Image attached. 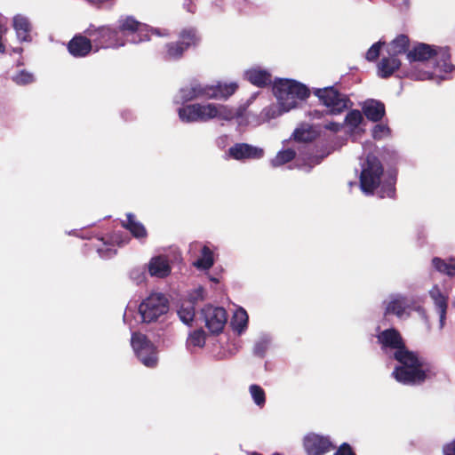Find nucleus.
<instances>
[{
	"label": "nucleus",
	"instance_id": "obj_1",
	"mask_svg": "<svg viewBox=\"0 0 455 455\" xmlns=\"http://www.w3.org/2000/svg\"><path fill=\"white\" fill-rule=\"evenodd\" d=\"M381 350H394L393 358L399 363L392 371V377L399 383L408 386L423 384L436 377L437 371L429 363H425L417 352L410 350L398 330L389 328L377 335Z\"/></svg>",
	"mask_w": 455,
	"mask_h": 455
},
{
	"label": "nucleus",
	"instance_id": "obj_2",
	"mask_svg": "<svg viewBox=\"0 0 455 455\" xmlns=\"http://www.w3.org/2000/svg\"><path fill=\"white\" fill-rule=\"evenodd\" d=\"M84 34L92 39L95 52L100 48H119L127 43L139 44L150 39L148 26L133 16L121 17L115 28L90 24Z\"/></svg>",
	"mask_w": 455,
	"mask_h": 455
},
{
	"label": "nucleus",
	"instance_id": "obj_3",
	"mask_svg": "<svg viewBox=\"0 0 455 455\" xmlns=\"http://www.w3.org/2000/svg\"><path fill=\"white\" fill-rule=\"evenodd\" d=\"M273 92L285 111L296 108L298 100H305L310 95V91L305 84L284 78L274 82Z\"/></svg>",
	"mask_w": 455,
	"mask_h": 455
},
{
	"label": "nucleus",
	"instance_id": "obj_4",
	"mask_svg": "<svg viewBox=\"0 0 455 455\" xmlns=\"http://www.w3.org/2000/svg\"><path fill=\"white\" fill-rule=\"evenodd\" d=\"M200 41L201 37L196 28H184L180 32L177 41L164 44L161 52V57L165 61L180 60L184 57L187 51L197 47Z\"/></svg>",
	"mask_w": 455,
	"mask_h": 455
},
{
	"label": "nucleus",
	"instance_id": "obj_5",
	"mask_svg": "<svg viewBox=\"0 0 455 455\" xmlns=\"http://www.w3.org/2000/svg\"><path fill=\"white\" fill-rule=\"evenodd\" d=\"M402 62L398 57L388 55L383 57L378 63V76L380 78L387 79L396 71H399L398 77H408L413 80H427L433 78V73L429 71L400 70Z\"/></svg>",
	"mask_w": 455,
	"mask_h": 455
},
{
	"label": "nucleus",
	"instance_id": "obj_6",
	"mask_svg": "<svg viewBox=\"0 0 455 455\" xmlns=\"http://www.w3.org/2000/svg\"><path fill=\"white\" fill-rule=\"evenodd\" d=\"M384 168L379 159L372 154L366 156L360 174V187L363 192L372 195L380 186Z\"/></svg>",
	"mask_w": 455,
	"mask_h": 455
},
{
	"label": "nucleus",
	"instance_id": "obj_7",
	"mask_svg": "<svg viewBox=\"0 0 455 455\" xmlns=\"http://www.w3.org/2000/svg\"><path fill=\"white\" fill-rule=\"evenodd\" d=\"M313 92L328 108L325 111L327 115H339L353 104L347 95L340 93L333 86L317 88Z\"/></svg>",
	"mask_w": 455,
	"mask_h": 455
},
{
	"label": "nucleus",
	"instance_id": "obj_8",
	"mask_svg": "<svg viewBox=\"0 0 455 455\" xmlns=\"http://www.w3.org/2000/svg\"><path fill=\"white\" fill-rule=\"evenodd\" d=\"M169 310L168 299L161 293L150 294L139 307V312L144 323L156 321Z\"/></svg>",
	"mask_w": 455,
	"mask_h": 455
},
{
	"label": "nucleus",
	"instance_id": "obj_9",
	"mask_svg": "<svg viewBox=\"0 0 455 455\" xmlns=\"http://www.w3.org/2000/svg\"><path fill=\"white\" fill-rule=\"evenodd\" d=\"M131 341L138 358L145 366L155 367L157 364L156 347L145 334L134 332Z\"/></svg>",
	"mask_w": 455,
	"mask_h": 455
},
{
	"label": "nucleus",
	"instance_id": "obj_10",
	"mask_svg": "<svg viewBox=\"0 0 455 455\" xmlns=\"http://www.w3.org/2000/svg\"><path fill=\"white\" fill-rule=\"evenodd\" d=\"M205 327L212 334L218 335L222 332L228 321V314L221 307L206 305L201 310Z\"/></svg>",
	"mask_w": 455,
	"mask_h": 455
},
{
	"label": "nucleus",
	"instance_id": "obj_11",
	"mask_svg": "<svg viewBox=\"0 0 455 455\" xmlns=\"http://www.w3.org/2000/svg\"><path fill=\"white\" fill-rule=\"evenodd\" d=\"M213 108L199 103L185 105L178 109L180 119L184 123L207 122L212 119Z\"/></svg>",
	"mask_w": 455,
	"mask_h": 455
},
{
	"label": "nucleus",
	"instance_id": "obj_12",
	"mask_svg": "<svg viewBox=\"0 0 455 455\" xmlns=\"http://www.w3.org/2000/svg\"><path fill=\"white\" fill-rule=\"evenodd\" d=\"M303 446L307 455H323L334 449L329 437L316 434L306 435Z\"/></svg>",
	"mask_w": 455,
	"mask_h": 455
},
{
	"label": "nucleus",
	"instance_id": "obj_13",
	"mask_svg": "<svg viewBox=\"0 0 455 455\" xmlns=\"http://www.w3.org/2000/svg\"><path fill=\"white\" fill-rule=\"evenodd\" d=\"M94 47L92 39L84 34L75 35L68 43L67 49L69 54L75 58L88 56Z\"/></svg>",
	"mask_w": 455,
	"mask_h": 455
},
{
	"label": "nucleus",
	"instance_id": "obj_14",
	"mask_svg": "<svg viewBox=\"0 0 455 455\" xmlns=\"http://www.w3.org/2000/svg\"><path fill=\"white\" fill-rule=\"evenodd\" d=\"M231 158L238 161L245 159H260L264 156V150L247 143H235L228 148Z\"/></svg>",
	"mask_w": 455,
	"mask_h": 455
},
{
	"label": "nucleus",
	"instance_id": "obj_15",
	"mask_svg": "<svg viewBox=\"0 0 455 455\" xmlns=\"http://www.w3.org/2000/svg\"><path fill=\"white\" fill-rule=\"evenodd\" d=\"M439 46L427 44L425 43H417L411 50L407 52V60L410 63L427 62L434 60Z\"/></svg>",
	"mask_w": 455,
	"mask_h": 455
},
{
	"label": "nucleus",
	"instance_id": "obj_16",
	"mask_svg": "<svg viewBox=\"0 0 455 455\" xmlns=\"http://www.w3.org/2000/svg\"><path fill=\"white\" fill-rule=\"evenodd\" d=\"M362 109L366 118L374 123L382 120L386 114L385 104L379 100L372 99L366 100L363 103Z\"/></svg>",
	"mask_w": 455,
	"mask_h": 455
},
{
	"label": "nucleus",
	"instance_id": "obj_17",
	"mask_svg": "<svg viewBox=\"0 0 455 455\" xmlns=\"http://www.w3.org/2000/svg\"><path fill=\"white\" fill-rule=\"evenodd\" d=\"M172 268L168 259L164 256H156L150 259L148 272L150 275L164 278L171 274Z\"/></svg>",
	"mask_w": 455,
	"mask_h": 455
},
{
	"label": "nucleus",
	"instance_id": "obj_18",
	"mask_svg": "<svg viewBox=\"0 0 455 455\" xmlns=\"http://www.w3.org/2000/svg\"><path fill=\"white\" fill-rule=\"evenodd\" d=\"M429 295L434 300V303L438 309L440 316L441 326H443L446 318V312L448 307V298L441 291L437 285H435L430 291Z\"/></svg>",
	"mask_w": 455,
	"mask_h": 455
},
{
	"label": "nucleus",
	"instance_id": "obj_19",
	"mask_svg": "<svg viewBox=\"0 0 455 455\" xmlns=\"http://www.w3.org/2000/svg\"><path fill=\"white\" fill-rule=\"evenodd\" d=\"M410 38L404 34L398 35L388 44L387 52L388 55L398 57L410 51Z\"/></svg>",
	"mask_w": 455,
	"mask_h": 455
},
{
	"label": "nucleus",
	"instance_id": "obj_20",
	"mask_svg": "<svg viewBox=\"0 0 455 455\" xmlns=\"http://www.w3.org/2000/svg\"><path fill=\"white\" fill-rule=\"evenodd\" d=\"M451 52L449 47H438L437 53L435 55V67L438 68L440 71L444 73H451L455 67L451 61Z\"/></svg>",
	"mask_w": 455,
	"mask_h": 455
},
{
	"label": "nucleus",
	"instance_id": "obj_21",
	"mask_svg": "<svg viewBox=\"0 0 455 455\" xmlns=\"http://www.w3.org/2000/svg\"><path fill=\"white\" fill-rule=\"evenodd\" d=\"M122 227L129 230L135 238L141 239L148 236L144 225L137 221L134 214L131 212L126 214V220L122 222Z\"/></svg>",
	"mask_w": 455,
	"mask_h": 455
},
{
	"label": "nucleus",
	"instance_id": "obj_22",
	"mask_svg": "<svg viewBox=\"0 0 455 455\" xmlns=\"http://www.w3.org/2000/svg\"><path fill=\"white\" fill-rule=\"evenodd\" d=\"M13 27L20 41L28 42L31 40V24L26 17L21 15L15 16L13 19Z\"/></svg>",
	"mask_w": 455,
	"mask_h": 455
},
{
	"label": "nucleus",
	"instance_id": "obj_23",
	"mask_svg": "<svg viewBox=\"0 0 455 455\" xmlns=\"http://www.w3.org/2000/svg\"><path fill=\"white\" fill-rule=\"evenodd\" d=\"M238 85L235 83L218 84L209 87V99H228L237 90Z\"/></svg>",
	"mask_w": 455,
	"mask_h": 455
},
{
	"label": "nucleus",
	"instance_id": "obj_24",
	"mask_svg": "<svg viewBox=\"0 0 455 455\" xmlns=\"http://www.w3.org/2000/svg\"><path fill=\"white\" fill-rule=\"evenodd\" d=\"M432 265L436 271L451 277L455 276V258L443 259L441 258L435 257L432 259Z\"/></svg>",
	"mask_w": 455,
	"mask_h": 455
},
{
	"label": "nucleus",
	"instance_id": "obj_25",
	"mask_svg": "<svg viewBox=\"0 0 455 455\" xmlns=\"http://www.w3.org/2000/svg\"><path fill=\"white\" fill-rule=\"evenodd\" d=\"M247 79L258 87H265L271 83V75L262 69H251L246 73Z\"/></svg>",
	"mask_w": 455,
	"mask_h": 455
},
{
	"label": "nucleus",
	"instance_id": "obj_26",
	"mask_svg": "<svg viewBox=\"0 0 455 455\" xmlns=\"http://www.w3.org/2000/svg\"><path fill=\"white\" fill-rule=\"evenodd\" d=\"M407 307L408 304L406 298L403 296H396L393 298L387 304L385 315L393 314L398 317H401L404 314Z\"/></svg>",
	"mask_w": 455,
	"mask_h": 455
},
{
	"label": "nucleus",
	"instance_id": "obj_27",
	"mask_svg": "<svg viewBox=\"0 0 455 455\" xmlns=\"http://www.w3.org/2000/svg\"><path fill=\"white\" fill-rule=\"evenodd\" d=\"M209 87L204 88L199 84L181 89V98L185 101L193 100L201 96L209 98Z\"/></svg>",
	"mask_w": 455,
	"mask_h": 455
},
{
	"label": "nucleus",
	"instance_id": "obj_28",
	"mask_svg": "<svg viewBox=\"0 0 455 455\" xmlns=\"http://www.w3.org/2000/svg\"><path fill=\"white\" fill-rule=\"evenodd\" d=\"M214 263L213 252L208 246H204L201 251V257L193 265L198 269L208 270Z\"/></svg>",
	"mask_w": 455,
	"mask_h": 455
},
{
	"label": "nucleus",
	"instance_id": "obj_29",
	"mask_svg": "<svg viewBox=\"0 0 455 455\" xmlns=\"http://www.w3.org/2000/svg\"><path fill=\"white\" fill-rule=\"evenodd\" d=\"M295 157L296 151L294 149L287 148L284 150H281L271 160V165L273 167H279L291 162Z\"/></svg>",
	"mask_w": 455,
	"mask_h": 455
},
{
	"label": "nucleus",
	"instance_id": "obj_30",
	"mask_svg": "<svg viewBox=\"0 0 455 455\" xmlns=\"http://www.w3.org/2000/svg\"><path fill=\"white\" fill-rule=\"evenodd\" d=\"M231 324L233 329L238 333L244 331L248 324V315L243 308H239L235 311Z\"/></svg>",
	"mask_w": 455,
	"mask_h": 455
},
{
	"label": "nucleus",
	"instance_id": "obj_31",
	"mask_svg": "<svg viewBox=\"0 0 455 455\" xmlns=\"http://www.w3.org/2000/svg\"><path fill=\"white\" fill-rule=\"evenodd\" d=\"M395 177H389L387 180H385L382 183H380V190L379 192V196L381 198L395 197Z\"/></svg>",
	"mask_w": 455,
	"mask_h": 455
},
{
	"label": "nucleus",
	"instance_id": "obj_32",
	"mask_svg": "<svg viewBox=\"0 0 455 455\" xmlns=\"http://www.w3.org/2000/svg\"><path fill=\"white\" fill-rule=\"evenodd\" d=\"M178 315L184 323L189 324L192 323L196 315L194 302L189 301L188 304H182L178 311Z\"/></svg>",
	"mask_w": 455,
	"mask_h": 455
},
{
	"label": "nucleus",
	"instance_id": "obj_33",
	"mask_svg": "<svg viewBox=\"0 0 455 455\" xmlns=\"http://www.w3.org/2000/svg\"><path fill=\"white\" fill-rule=\"evenodd\" d=\"M249 391L253 399V402L259 408H262L266 403V393L264 389L257 384H251L249 387Z\"/></svg>",
	"mask_w": 455,
	"mask_h": 455
},
{
	"label": "nucleus",
	"instance_id": "obj_34",
	"mask_svg": "<svg viewBox=\"0 0 455 455\" xmlns=\"http://www.w3.org/2000/svg\"><path fill=\"white\" fill-rule=\"evenodd\" d=\"M209 106L211 108H213L212 119L215 117H219L222 120H231L235 116L233 110L228 108L227 106H223V105L217 106L212 103H209Z\"/></svg>",
	"mask_w": 455,
	"mask_h": 455
},
{
	"label": "nucleus",
	"instance_id": "obj_35",
	"mask_svg": "<svg viewBox=\"0 0 455 455\" xmlns=\"http://www.w3.org/2000/svg\"><path fill=\"white\" fill-rule=\"evenodd\" d=\"M206 333L203 329L195 330L190 333L188 343L189 346L203 347L205 345Z\"/></svg>",
	"mask_w": 455,
	"mask_h": 455
},
{
	"label": "nucleus",
	"instance_id": "obj_36",
	"mask_svg": "<svg viewBox=\"0 0 455 455\" xmlns=\"http://www.w3.org/2000/svg\"><path fill=\"white\" fill-rule=\"evenodd\" d=\"M363 115L359 110L352 109L347 114L345 117V124L352 129H355L363 122Z\"/></svg>",
	"mask_w": 455,
	"mask_h": 455
},
{
	"label": "nucleus",
	"instance_id": "obj_37",
	"mask_svg": "<svg viewBox=\"0 0 455 455\" xmlns=\"http://www.w3.org/2000/svg\"><path fill=\"white\" fill-rule=\"evenodd\" d=\"M293 139L299 142H311L315 136L310 129L297 128L292 133Z\"/></svg>",
	"mask_w": 455,
	"mask_h": 455
},
{
	"label": "nucleus",
	"instance_id": "obj_38",
	"mask_svg": "<svg viewBox=\"0 0 455 455\" xmlns=\"http://www.w3.org/2000/svg\"><path fill=\"white\" fill-rule=\"evenodd\" d=\"M389 127L382 124H376L371 130L372 138L376 140L383 139L384 137L389 135Z\"/></svg>",
	"mask_w": 455,
	"mask_h": 455
},
{
	"label": "nucleus",
	"instance_id": "obj_39",
	"mask_svg": "<svg viewBox=\"0 0 455 455\" xmlns=\"http://www.w3.org/2000/svg\"><path fill=\"white\" fill-rule=\"evenodd\" d=\"M385 44L381 41L373 44L367 51L365 58L369 61H375L379 56L381 46Z\"/></svg>",
	"mask_w": 455,
	"mask_h": 455
},
{
	"label": "nucleus",
	"instance_id": "obj_40",
	"mask_svg": "<svg viewBox=\"0 0 455 455\" xmlns=\"http://www.w3.org/2000/svg\"><path fill=\"white\" fill-rule=\"evenodd\" d=\"M13 81L17 84L25 85V84H31L34 81V76L29 72H28L26 70H21L19 74H17L13 77Z\"/></svg>",
	"mask_w": 455,
	"mask_h": 455
},
{
	"label": "nucleus",
	"instance_id": "obj_41",
	"mask_svg": "<svg viewBox=\"0 0 455 455\" xmlns=\"http://www.w3.org/2000/svg\"><path fill=\"white\" fill-rule=\"evenodd\" d=\"M333 455H355V453L348 443H344L339 447Z\"/></svg>",
	"mask_w": 455,
	"mask_h": 455
},
{
	"label": "nucleus",
	"instance_id": "obj_42",
	"mask_svg": "<svg viewBox=\"0 0 455 455\" xmlns=\"http://www.w3.org/2000/svg\"><path fill=\"white\" fill-rule=\"evenodd\" d=\"M97 251L100 257L103 259L111 258L112 256L116 254V250L109 247L98 248Z\"/></svg>",
	"mask_w": 455,
	"mask_h": 455
},
{
	"label": "nucleus",
	"instance_id": "obj_43",
	"mask_svg": "<svg viewBox=\"0 0 455 455\" xmlns=\"http://www.w3.org/2000/svg\"><path fill=\"white\" fill-rule=\"evenodd\" d=\"M323 127L328 131L338 132L342 129L343 124L336 122H330L326 124Z\"/></svg>",
	"mask_w": 455,
	"mask_h": 455
},
{
	"label": "nucleus",
	"instance_id": "obj_44",
	"mask_svg": "<svg viewBox=\"0 0 455 455\" xmlns=\"http://www.w3.org/2000/svg\"><path fill=\"white\" fill-rule=\"evenodd\" d=\"M443 455H455V440L443 446Z\"/></svg>",
	"mask_w": 455,
	"mask_h": 455
},
{
	"label": "nucleus",
	"instance_id": "obj_45",
	"mask_svg": "<svg viewBox=\"0 0 455 455\" xmlns=\"http://www.w3.org/2000/svg\"><path fill=\"white\" fill-rule=\"evenodd\" d=\"M6 32V28L0 23V52L4 53L5 52V46L2 43V36Z\"/></svg>",
	"mask_w": 455,
	"mask_h": 455
},
{
	"label": "nucleus",
	"instance_id": "obj_46",
	"mask_svg": "<svg viewBox=\"0 0 455 455\" xmlns=\"http://www.w3.org/2000/svg\"><path fill=\"white\" fill-rule=\"evenodd\" d=\"M204 290L202 287H199L195 291V295L192 296V299H204Z\"/></svg>",
	"mask_w": 455,
	"mask_h": 455
},
{
	"label": "nucleus",
	"instance_id": "obj_47",
	"mask_svg": "<svg viewBox=\"0 0 455 455\" xmlns=\"http://www.w3.org/2000/svg\"><path fill=\"white\" fill-rule=\"evenodd\" d=\"M311 116H312L313 118H321L323 116V112H321V111H318V110H314L311 113Z\"/></svg>",
	"mask_w": 455,
	"mask_h": 455
},
{
	"label": "nucleus",
	"instance_id": "obj_48",
	"mask_svg": "<svg viewBox=\"0 0 455 455\" xmlns=\"http://www.w3.org/2000/svg\"><path fill=\"white\" fill-rule=\"evenodd\" d=\"M320 163V160L319 159H315V164H319Z\"/></svg>",
	"mask_w": 455,
	"mask_h": 455
},
{
	"label": "nucleus",
	"instance_id": "obj_49",
	"mask_svg": "<svg viewBox=\"0 0 455 455\" xmlns=\"http://www.w3.org/2000/svg\"><path fill=\"white\" fill-rule=\"evenodd\" d=\"M253 455H260V454H257V453H256V454H253Z\"/></svg>",
	"mask_w": 455,
	"mask_h": 455
}]
</instances>
